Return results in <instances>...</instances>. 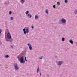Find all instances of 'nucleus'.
I'll return each instance as SVG.
<instances>
[{
    "label": "nucleus",
    "instance_id": "nucleus-24",
    "mask_svg": "<svg viewBox=\"0 0 77 77\" xmlns=\"http://www.w3.org/2000/svg\"><path fill=\"white\" fill-rule=\"evenodd\" d=\"M2 31L0 29V34H1V33H2Z\"/></svg>",
    "mask_w": 77,
    "mask_h": 77
},
{
    "label": "nucleus",
    "instance_id": "nucleus-11",
    "mask_svg": "<svg viewBox=\"0 0 77 77\" xmlns=\"http://www.w3.org/2000/svg\"><path fill=\"white\" fill-rule=\"evenodd\" d=\"M29 18H31L32 17V15H31L30 14H29L28 15V17H29Z\"/></svg>",
    "mask_w": 77,
    "mask_h": 77
},
{
    "label": "nucleus",
    "instance_id": "nucleus-10",
    "mask_svg": "<svg viewBox=\"0 0 77 77\" xmlns=\"http://www.w3.org/2000/svg\"><path fill=\"white\" fill-rule=\"evenodd\" d=\"M39 67H38L37 69V73H39Z\"/></svg>",
    "mask_w": 77,
    "mask_h": 77
},
{
    "label": "nucleus",
    "instance_id": "nucleus-27",
    "mask_svg": "<svg viewBox=\"0 0 77 77\" xmlns=\"http://www.w3.org/2000/svg\"><path fill=\"white\" fill-rule=\"evenodd\" d=\"M40 75L41 76V73H40Z\"/></svg>",
    "mask_w": 77,
    "mask_h": 77
},
{
    "label": "nucleus",
    "instance_id": "nucleus-18",
    "mask_svg": "<svg viewBox=\"0 0 77 77\" xmlns=\"http://www.w3.org/2000/svg\"><path fill=\"white\" fill-rule=\"evenodd\" d=\"M12 14V11H10V12H9V14L10 15L11 14Z\"/></svg>",
    "mask_w": 77,
    "mask_h": 77
},
{
    "label": "nucleus",
    "instance_id": "nucleus-3",
    "mask_svg": "<svg viewBox=\"0 0 77 77\" xmlns=\"http://www.w3.org/2000/svg\"><path fill=\"white\" fill-rule=\"evenodd\" d=\"M28 45L29 46L30 50H31L32 49V47L31 46V44L29 43L28 44Z\"/></svg>",
    "mask_w": 77,
    "mask_h": 77
},
{
    "label": "nucleus",
    "instance_id": "nucleus-15",
    "mask_svg": "<svg viewBox=\"0 0 77 77\" xmlns=\"http://www.w3.org/2000/svg\"><path fill=\"white\" fill-rule=\"evenodd\" d=\"M62 41H65V38H62Z\"/></svg>",
    "mask_w": 77,
    "mask_h": 77
},
{
    "label": "nucleus",
    "instance_id": "nucleus-12",
    "mask_svg": "<svg viewBox=\"0 0 77 77\" xmlns=\"http://www.w3.org/2000/svg\"><path fill=\"white\" fill-rule=\"evenodd\" d=\"M38 18V16L37 15H35V19H37Z\"/></svg>",
    "mask_w": 77,
    "mask_h": 77
},
{
    "label": "nucleus",
    "instance_id": "nucleus-6",
    "mask_svg": "<svg viewBox=\"0 0 77 77\" xmlns=\"http://www.w3.org/2000/svg\"><path fill=\"white\" fill-rule=\"evenodd\" d=\"M23 30L24 31V34H25V35H26V29L24 28Z\"/></svg>",
    "mask_w": 77,
    "mask_h": 77
},
{
    "label": "nucleus",
    "instance_id": "nucleus-22",
    "mask_svg": "<svg viewBox=\"0 0 77 77\" xmlns=\"http://www.w3.org/2000/svg\"><path fill=\"white\" fill-rule=\"evenodd\" d=\"M57 5H60V3H59V2H57Z\"/></svg>",
    "mask_w": 77,
    "mask_h": 77
},
{
    "label": "nucleus",
    "instance_id": "nucleus-13",
    "mask_svg": "<svg viewBox=\"0 0 77 77\" xmlns=\"http://www.w3.org/2000/svg\"><path fill=\"white\" fill-rule=\"evenodd\" d=\"M70 42L71 44H73V41L72 40H70Z\"/></svg>",
    "mask_w": 77,
    "mask_h": 77
},
{
    "label": "nucleus",
    "instance_id": "nucleus-7",
    "mask_svg": "<svg viewBox=\"0 0 77 77\" xmlns=\"http://www.w3.org/2000/svg\"><path fill=\"white\" fill-rule=\"evenodd\" d=\"M21 2L23 4V3L25 2V1L24 0H21Z\"/></svg>",
    "mask_w": 77,
    "mask_h": 77
},
{
    "label": "nucleus",
    "instance_id": "nucleus-23",
    "mask_svg": "<svg viewBox=\"0 0 77 77\" xmlns=\"http://www.w3.org/2000/svg\"><path fill=\"white\" fill-rule=\"evenodd\" d=\"M53 7L54 8V9L55 8V5H54Z\"/></svg>",
    "mask_w": 77,
    "mask_h": 77
},
{
    "label": "nucleus",
    "instance_id": "nucleus-4",
    "mask_svg": "<svg viewBox=\"0 0 77 77\" xmlns=\"http://www.w3.org/2000/svg\"><path fill=\"white\" fill-rule=\"evenodd\" d=\"M20 62L21 63H24V59L23 58V57H21Z\"/></svg>",
    "mask_w": 77,
    "mask_h": 77
},
{
    "label": "nucleus",
    "instance_id": "nucleus-1",
    "mask_svg": "<svg viewBox=\"0 0 77 77\" xmlns=\"http://www.w3.org/2000/svg\"><path fill=\"white\" fill-rule=\"evenodd\" d=\"M11 38L12 36H11V34H10L9 32H8L7 34V38L9 39H11Z\"/></svg>",
    "mask_w": 77,
    "mask_h": 77
},
{
    "label": "nucleus",
    "instance_id": "nucleus-25",
    "mask_svg": "<svg viewBox=\"0 0 77 77\" xmlns=\"http://www.w3.org/2000/svg\"><path fill=\"white\" fill-rule=\"evenodd\" d=\"M13 19H14V18L13 17H11V20H13Z\"/></svg>",
    "mask_w": 77,
    "mask_h": 77
},
{
    "label": "nucleus",
    "instance_id": "nucleus-16",
    "mask_svg": "<svg viewBox=\"0 0 77 77\" xmlns=\"http://www.w3.org/2000/svg\"><path fill=\"white\" fill-rule=\"evenodd\" d=\"M29 11H26V14H27L29 13Z\"/></svg>",
    "mask_w": 77,
    "mask_h": 77
},
{
    "label": "nucleus",
    "instance_id": "nucleus-17",
    "mask_svg": "<svg viewBox=\"0 0 77 77\" xmlns=\"http://www.w3.org/2000/svg\"><path fill=\"white\" fill-rule=\"evenodd\" d=\"M9 57V55H7L6 56H5V57Z\"/></svg>",
    "mask_w": 77,
    "mask_h": 77
},
{
    "label": "nucleus",
    "instance_id": "nucleus-14",
    "mask_svg": "<svg viewBox=\"0 0 77 77\" xmlns=\"http://www.w3.org/2000/svg\"><path fill=\"white\" fill-rule=\"evenodd\" d=\"M46 14H48V10H46Z\"/></svg>",
    "mask_w": 77,
    "mask_h": 77
},
{
    "label": "nucleus",
    "instance_id": "nucleus-21",
    "mask_svg": "<svg viewBox=\"0 0 77 77\" xmlns=\"http://www.w3.org/2000/svg\"><path fill=\"white\" fill-rule=\"evenodd\" d=\"M25 61H26V62H27V58H26V57H25Z\"/></svg>",
    "mask_w": 77,
    "mask_h": 77
},
{
    "label": "nucleus",
    "instance_id": "nucleus-19",
    "mask_svg": "<svg viewBox=\"0 0 77 77\" xmlns=\"http://www.w3.org/2000/svg\"><path fill=\"white\" fill-rule=\"evenodd\" d=\"M65 3H67L68 2V1H67V0H65Z\"/></svg>",
    "mask_w": 77,
    "mask_h": 77
},
{
    "label": "nucleus",
    "instance_id": "nucleus-9",
    "mask_svg": "<svg viewBox=\"0 0 77 77\" xmlns=\"http://www.w3.org/2000/svg\"><path fill=\"white\" fill-rule=\"evenodd\" d=\"M26 33H29V29H26Z\"/></svg>",
    "mask_w": 77,
    "mask_h": 77
},
{
    "label": "nucleus",
    "instance_id": "nucleus-5",
    "mask_svg": "<svg viewBox=\"0 0 77 77\" xmlns=\"http://www.w3.org/2000/svg\"><path fill=\"white\" fill-rule=\"evenodd\" d=\"M61 21L62 23H65L66 20H65V19L63 18L62 19Z\"/></svg>",
    "mask_w": 77,
    "mask_h": 77
},
{
    "label": "nucleus",
    "instance_id": "nucleus-2",
    "mask_svg": "<svg viewBox=\"0 0 77 77\" xmlns=\"http://www.w3.org/2000/svg\"><path fill=\"white\" fill-rule=\"evenodd\" d=\"M14 66L15 70H18L19 69V67L17 64L14 65Z\"/></svg>",
    "mask_w": 77,
    "mask_h": 77
},
{
    "label": "nucleus",
    "instance_id": "nucleus-20",
    "mask_svg": "<svg viewBox=\"0 0 77 77\" xmlns=\"http://www.w3.org/2000/svg\"><path fill=\"white\" fill-rule=\"evenodd\" d=\"M42 59V57H40V59Z\"/></svg>",
    "mask_w": 77,
    "mask_h": 77
},
{
    "label": "nucleus",
    "instance_id": "nucleus-8",
    "mask_svg": "<svg viewBox=\"0 0 77 77\" xmlns=\"http://www.w3.org/2000/svg\"><path fill=\"white\" fill-rule=\"evenodd\" d=\"M61 64H62V62L61 61H59V62L58 65H61Z\"/></svg>",
    "mask_w": 77,
    "mask_h": 77
},
{
    "label": "nucleus",
    "instance_id": "nucleus-26",
    "mask_svg": "<svg viewBox=\"0 0 77 77\" xmlns=\"http://www.w3.org/2000/svg\"><path fill=\"white\" fill-rule=\"evenodd\" d=\"M32 29H33V28H34L33 26H32Z\"/></svg>",
    "mask_w": 77,
    "mask_h": 77
}]
</instances>
